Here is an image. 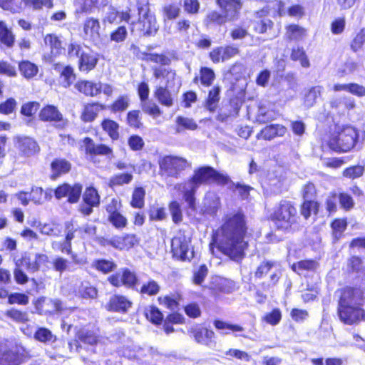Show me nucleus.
I'll return each instance as SVG.
<instances>
[{
	"label": "nucleus",
	"mask_w": 365,
	"mask_h": 365,
	"mask_svg": "<svg viewBox=\"0 0 365 365\" xmlns=\"http://www.w3.org/2000/svg\"><path fill=\"white\" fill-rule=\"evenodd\" d=\"M220 87L218 85L214 86L208 91L207 96L205 100L206 109L213 113L216 110L220 99Z\"/></svg>",
	"instance_id": "ea45409f"
},
{
	"label": "nucleus",
	"mask_w": 365,
	"mask_h": 365,
	"mask_svg": "<svg viewBox=\"0 0 365 365\" xmlns=\"http://www.w3.org/2000/svg\"><path fill=\"white\" fill-rule=\"evenodd\" d=\"M290 58L293 61H299L301 66L304 68L310 66L309 61L302 47L293 48L291 51Z\"/></svg>",
	"instance_id": "e2e57ef3"
},
{
	"label": "nucleus",
	"mask_w": 365,
	"mask_h": 365,
	"mask_svg": "<svg viewBox=\"0 0 365 365\" xmlns=\"http://www.w3.org/2000/svg\"><path fill=\"white\" fill-rule=\"evenodd\" d=\"M190 333L197 344L204 346H210L215 336V332L212 329L200 324L191 328Z\"/></svg>",
	"instance_id": "4be33fe9"
},
{
	"label": "nucleus",
	"mask_w": 365,
	"mask_h": 365,
	"mask_svg": "<svg viewBox=\"0 0 365 365\" xmlns=\"http://www.w3.org/2000/svg\"><path fill=\"white\" fill-rule=\"evenodd\" d=\"M99 341L100 336L95 331L88 329H79L76 332L74 338L68 341V345L71 351L81 353L83 349H86L83 347V344L95 347Z\"/></svg>",
	"instance_id": "ddd939ff"
},
{
	"label": "nucleus",
	"mask_w": 365,
	"mask_h": 365,
	"mask_svg": "<svg viewBox=\"0 0 365 365\" xmlns=\"http://www.w3.org/2000/svg\"><path fill=\"white\" fill-rule=\"evenodd\" d=\"M145 189L143 186L135 187L129 202L130 206L133 209H143L145 205Z\"/></svg>",
	"instance_id": "58836bf2"
},
{
	"label": "nucleus",
	"mask_w": 365,
	"mask_h": 365,
	"mask_svg": "<svg viewBox=\"0 0 365 365\" xmlns=\"http://www.w3.org/2000/svg\"><path fill=\"white\" fill-rule=\"evenodd\" d=\"M15 43V35L7 24L0 20V43L7 48H11Z\"/></svg>",
	"instance_id": "8fccbe9b"
},
{
	"label": "nucleus",
	"mask_w": 365,
	"mask_h": 365,
	"mask_svg": "<svg viewBox=\"0 0 365 365\" xmlns=\"http://www.w3.org/2000/svg\"><path fill=\"white\" fill-rule=\"evenodd\" d=\"M236 21L233 18L229 16L226 12H219L213 10L209 12L205 17V24L208 25H222L227 21Z\"/></svg>",
	"instance_id": "37998d69"
},
{
	"label": "nucleus",
	"mask_w": 365,
	"mask_h": 365,
	"mask_svg": "<svg viewBox=\"0 0 365 365\" xmlns=\"http://www.w3.org/2000/svg\"><path fill=\"white\" fill-rule=\"evenodd\" d=\"M278 264V262L271 259L262 260L254 272V277L257 279H262L266 277L271 270Z\"/></svg>",
	"instance_id": "6e6d98bb"
},
{
	"label": "nucleus",
	"mask_w": 365,
	"mask_h": 365,
	"mask_svg": "<svg viewBox=\"0 0 365 365\" xmlns=\"http://www.w3.org/2000/svg\"><path fill=\"white\" fill-rule=\"evenodd\" d=\"M139 18L130 24V31L140 37H150L156 35L159 30L155 15L150 11L148 0H136Z\"/></svg>",
	"instance_id": "39448f33"
},
{
	"label": "nucleus",
	"mask_w": 365,
	"mask_h": 365,
	"mask_svg": "<svg viewBox=\"0 0 365 365\" xmlns=\"http://www.w3.org/2000/svg\"><path fill=\"white\" fill-rule=\"evenodd\" d=\"M198 125L193 118L183 115H178L175 118V131L181 133L184 130H195Z\"/></svg>",
	"instance_id": "5fc2aeb1"
},
{
	"label": "nucleus",
	"mask_w": 365,
	"mask_h": 365,
	"mask_svg": "<svg viewBox=\"0 0 365 365\" xmlns=\"http://www.w3.org/2000/svg\"><path fill=\"white\" fill-rule=\"evenodd\" d=\"M190 241L183 234H179L171 239L170 252L174 259L190 262L194 257V252L190 250Z\"/></svg>",
	"instance_id": "f8f14e48"
},
{
	"label": "nucleus",
	"mask_w": 365,
	"mask_h": 365,
	"mask_svg": "<svg viewBox=\"0 0 365 365\" xmlns=\"http://www.w3.org/2000/svg\"><path fill=\"white\" fill-rule=\"evenodd\" d=\"M26 6L34 11H39L43 8L51 9L53 8V0H25Z\"/></svg>",
	"instance_id": "338daca9"
},
{
	"label": "nucleus",
	"mask_w": 365,
	"mask_h": 365,
	"mask_svg": "<svg viewBox=\"0 0 365 365\" xmlns=\"http://www.w3.org/2000/svg\"><path fill=\"white\" fill-rule=\"evenodd\" d=\"M83 185L81 182L70 184L63 182L56 186L53 190L56 200L66 198V202L70 204L77 203L82 195Z\"/></svg>",
	"instance_id": "2eb2a0df"
},
{
	"label": "nucleus",
	"mask_w": 365,
	"mask_h": 365,
	"mask_svg": "<svg viewBox=\"0 0 365 365\" xmlns=\"http://www.w3.org/2000/svg\"><path fill=\"white\" fill-rule=\"evenodd\" d=\"M38 118L41 122L50 123L58 130L66 129L69 124L58 108L52 104L44 105L39 110Z\"/></svg>",
	"instance_id": "0eeeda50"
},
{
	"label": "nucleus",
	"mask_w": 365,
	"mask_h": 365,
	"mask_svg": "<svg viewBox=\"0 0 365 365\" xmlns=\"http://www.w3.org/2000/svg\"><path fill=\"white\" fill-rule=\"evenodd\" d=\"M43 41L45 45L49 48V53L43 55L42 59L45 63L52 64L55 63L57 57L65 53L66 49L63 41L56 34L49 33L46 34Z\"/></svg>",
	"instance_id": "dca6fc26"
},
{
	"label": "nucleus",
	"mask_w": 365,
	"mask_h": 365,
	"mask_svg": "<svg viewBox=\"0 0 365 365\" xmlns=\"http://www.w3.org/2000/svg\"><path fill=\"white\" fill-rule=\"evenodd\" d=\"M136 91L142 110L154 119L160 117L163 111L155 102L149 99L150 88L148 83L145 81L138 83Z\"/></svg>",
	"instance_id": "1a4fd4ad"
},
{
	"label": "nucleus",
	"mask_w": 365,
	"mask_h": 365,
	"mask_svg": "<svg viewBox=\"0 0 365 365\" xmlns=\"http://www.w3.org/2000/svg\"><path fill=\"white\" fill-rule=\"evenodd\" d=\"M282 277V271L276 269L272 272L268 279L267 282H262L259 284L260 290L256 292V297L258 303H264L267 299V295L262 293L263 291H267L271 287L277 285Z\"/></svg>",
	"instance_id": "c85d7f7f"
},
{
	"label": "nucleus",
	"mask_w": 365,
	"mask_h": 365,
	"mask_svg": "<svg viewBox=\"0 0 365 365\" xmlns=\"http://www.w3.org/2000/svg\"><path fill=\"white\" fill-rule=\"evenodd\" d=\"M287 132V128L282 124H269L264 126L259 134L265 140H271L277 137H283Z\"/></svg>",
	"instance_id": "7c9ffc66"
},
{
	"label": "nucleus",
	"mask_w": 365,
	"mask_h": 365,
	"mask_svg": "<svg viewBox=\"0 0 365 365\" xmlns=\"http://www.w3.org/2000/svg\"><path fill=\"white\" fill-rule=\"evenodd\" d=\"M83 33L91 38H98L100 36L101 25L98 19L87 18L83 23Z\"/></svg>",
	"instance_id": "864d4df0"
},
{
	"label": "nucleus",
	"mask_w": 365,
	"mask_h": 365,
	"mask_svg": "<svg viewBox=\"0 0 365 365\" xmlns=\"http://www.w3.org/2000/svg\"><path fill=\"white\" fill-rule=\"evenodd\" d=\"M182 296L178 292L159 296L157 298V301L160 305L170 311H175L179 309L180 302Z\"/></svg>",
	"instance_id": "c9c22d12"
},
{
	"label": "nucleus",
	"mask_w": 365,
	"mask_h": 365,
	"mask_svg": "<svg viewBox=\"0 0 365 365\" xmlns=\"http://www.w3.org/2000/svg\"><path fill=\"white\" fill-rule=\"evenodd\" d=\"M40 108V103L38 101H28L23 103L21 106L20 113L21 115L34 118L36 113Z\"/></svg>",
	"instance_id": "0e129e2a"
},
{
	"label": "nucleus",
	"mask_w": 365,
	"mask_h": 365,
	"mask_svg": "<svg viewBox=\"0 0 365 365\" xmlns=\"http://www.w3.org/2000/svg\"><path fill=\"white\" fill-rule=\"evenodd\" d=\"M168 207L173 223L180 224L183 220V212L180 203L176 200H172L168 202Z\"/></svg>",
	"instance_id": "4d7b16f0"
},
{
	"label": "nucleus",
	"mask_w": 365,
	"mask_h": 365,
	"mask_svg": "<svg viewBox=\"0 0 365 365\" xmlns=\"http://www.w3.org/2000/svg\"><path fill=\"white\" fill-rule=\"evenodd\" d=\"M100 125L112 141H116L120 138V125L113 119L104 118L101 120Z\"/></svg>",
	"instance_id": "72a5a7b5"
},
{
	"label": "nucleus",
	"mask_w": 365,
	"mask_h": 365,
	"mask_svg": "<svg viewBox=\"0 0 365 365\" xmlns=\"http://www.w3.org/2000/svg\"><path fill=\"white\" fill-rule=\"evenodd\" d=\"M133 306V302L126 296L114 294L106 304V309L110 312L126 314Z\"/></svg>",
	"instance_id": "aec40b11"
},
{
	"label": "nucleus",
	"mask_w": 365,
	"mask_h": 365,
	"mask_svg": "<svg viewBox=\"0 0 365 365\" xmlns=\"http://www.w3.org/2000/svg\"><path fill=\"white\" fill-rule=\"evenodd\" d=\"M106 109V106L99 101H89L83 104L80 113V119L84 123L96 120L100 113Z\"/></svg>",
	"instance_id": "6ab92c4d"
},
{
	"label": "nucleus",
	"mask_w": 365,
	"mask_h": 365,
	"mask_svg": "<svg viewBox=\"0 0 365 365\" xmlns=\"http://www.w3.org/2000/svg\"><path fill=\"white\" fill-rule=\"evenodd\" d=\"M214 327L217 330H228L225 331V334L232 333L235 336H241L247 338V335L242 334L245 331V328L238 324H232L220 319H215L213 322Z\"/></svg>",
	"instance_id": "473e14b6"
},
{
	"label": "nucleus",
	"mask_w": 365,
	"mask_h": 365,
	"mask_svg": "<svg viewBox=\"0 0 365 365\" xmlns=\"http://www.w3.org/2000/svg\"><path fill=\"white\" fill-rule=\"evenodd\" d=\"M15 142L20 152L26 156L35 155L40 151L37 141L32 137L18 135L15 138Z\"/></svg>",
	"instance_id": "393cba45"
},
{
	"label": "nucleus",
	"mask_w": 365,
	"mask_h": 365,
	"mask_svg": "<svg viewBox=\"0 0 365 365\" xmlns=\"http://www.w3.org/2000/svg\"><path fill=\"white\" fill-rule=\"evenodd\" d=\"M52 68L56 72H58L59 78L62 81L64 88L70 87L76 79V73L73 67L67 64L62 66L61 62H55L52 63Z\"/></svg>",
	"instance_id": "a878e982"
},
{
	"label": "nucleus",
	"mask_w": 365,
	"mask_h": 365,
	"mask_svg": "<svg viewBox=\"0 0 365 365\" xmlns=\"http://www.w3.org/2000/svg\"><path fill=\"white\" fill-rule=\"evenodd\" d=\"M145 62H153L160 64V66H169L171 64V58L165 53H147Z\"/></svg>",
	"instance_id": "680f3d73"
},
{
	"label": "nucleus",
	"mask_w": 365,
	"mask_h": 365,
	"mask_svg": "<svg viewBox=\"0 0 365 365\" xmlns=\"http://www.w3.org/2000/svg\"><path fill=\"white\" fill-rule=\"evenodd\" d=\"M6 316L17 323L25 324L29 321L26 312L11 308L6 312Z\"/></svg>",
	"instance_id": "774afa93"
},
{
	"label": "nucleus",
	"mask_w": 365,
	"mask_h": 365,
	"mask_svg": "<svg viewBox=\"0 0 365 365\" xmlns=\"http://www.w3.org/2000/svg\"><path fill=\"white\" fill-rule=\"evenodd\" d=\"M359 130L354 125L346 124L329 132L325 140L327 148L336 153H349L359 143Z\"/></svg>",
	"instance_id": "20e7f679"
},
{
	"label": "nucleus",
	"mask_w": 365,
	"mask_h": 365,
	"mask_svg": "<svg viewBox=\"0 0 365 365\" xmlns=\"http://www.w3.org/2000/svg\"><path fill=\"white\" fill-rule=\"evenodd\" d=\"M18 68L22 77L26 80L35 78L38 73V66L29 60L19 61Z\"/></svg>",
	"instance_id": "4c0bfd02"
},
{
	"label": "nucleus",
	"mask_w": 365,
	"mask_h": 365,
	"mask_svg": "<svg viewBox=\"0 0 365 365\" xmlns=\"http://www.w3.org/2000/svg\"><path fill=\"white\" fill-rule=\"evenodd\" d=\"M153 96L158 103L163 106L170 108L174 105V96L168 86H156L153 91Z\"/></svg>",
	"instance_id": "2f4dec72"
},
{
	"label": "nucleus",
	"mask_w": 365,
	"mask_h": 365,
	"mask_svg": "<svg viewBox=\"0 0 365 365\" xmlns=\"http://www.w3.org/2000/svg\"><path fill=\"white\" fill-rule=\"evenodd\" d=\"M250 237L247 217L239 209L222 216L220 226L212 232L210 245L230 259L241 262L249 250Z\"/></svg>",
	"instance_id": "f257e3e1"
},
{
	"label": "nucleus",
	"mask_w": 365,
	"mask_h": 365,
	"mask_svg": "<svg viewBox=\"0 0 365 365\" xmlns=\"http://www.w3.org/2000/svg\"><path fill=\"white\" fill-rule=\"evenodd\" d=\"M319 262L314 259H301L292 265V269L299 274L302 272H315L319 267Z\"/></svg>",
	"instance_id": "09e8293b"
},
{
	"label": "nucleus",
	"mask_w": 365,
	"mask_h": 365,
	"mask_svg": "<svg viewBox=\"0 0 365 365\" xmlns=\"http://www.w3.org/2000/svg\"><path fill=\"white\" fill-rule=\"evenodd\" d=\"M65 228L66 230V234L65 236L64 242L60 245L59 250L62 253L67 255L72 254V244L71 241L75 237V233L76 229H75L71 222H67L65 224Z\"/></svg>",
	"instance_id": "a19ab883"
},
{
	"label": "nucleus",
	"mask_w": 365,
	"mask_h": 365,
	"mask_svg": "<svg viewBox=\"0 0 365 365\" xmlns=\"http://www.w3.org/2000/svg\"><path fill=\"white\" fill-rule=\"evenodd\" d=\"M142 297H154L160 291V286L157 281L150 279L135 289Z\"/></svg>",
	"instance_id": "a18cd8bd"
},
{
	"label": "nucleus",
	"mask_w": 365,
	"mask_h": 365,
	"mask_svg": "<svg viewBox=\"0 0 365 365\" xmlns=\"http://www.w3.org/2000/svg\"><path fill=\"white\" fill-rule=\"evenodd\" d=\"M215 78L216 76L212 68L202 66L199 70V76H195L192 82L197 84L200 81L202 86L210 87L212 85Z\"/></svg>",
	"instance_id": "e433bc0d"
},
{
	"label": "nucleus",
	"mask_w": 365,
	"mask_h": 365,
	"mask_svg": "<svg viewBox=\"0 0 365 365\" xmlns=\"http://www.w3.org/2000/svg\"><path fill=\"white\" fill-rule=\"evenodd\" d=\"M365 172V166L362 165H350L342 171V176L350 180L361 178Z\"/></svg>",
	"instance_id": "052dcab7"
},
{
	"label": "nucleus",
	"mask_w": 365,
	"mask_h": 365,
	"mask_svg": "<svg viewBox=\"0 0 365 365\" xmlns=\"http://www.w3.org/2000/svg\"><path fill=\"white\" fill-rule=\"evenodd\" d=\"M146 319L153 324L159 326L163 321L162 312L155 306H150L145 312Z\"/></svg>",
	"instance_id": "bf43d9fd"
},
{
	"label": "nucleus",
	"mask_w": 365,
	"mask_h": 365,
	"mask_svg": "<svg viewBox=\"0 0 365 365\" xmlns=\"http://www.w3.org/2000/svg\"><path fill=\"white\" fill-rule=\"evenodd\" d=\"M215 4L222 12H226L235 20L240 18L243 5L242 0H215Z\"/></svg>",
	"instance_id": "bb28decb"
},
{
	"label": "nucleus",
	"mask_w": 365,
	"mask_h": 365,
	"mask_svg": "<svg viewBox=\"0 0 365 365\" xmlns=\"http://www.w3.org/2000/svg\"><path fill=\"white\" fill-rule=\"evenodd\" d=\"M126 125L134 130H140L144 128L141 111L139 109H131L125 115Z\"/></svg>",
	"instance_id": "79ce46f5"
},
{
	"label": "nucleus",
	"mask_w": 365,
	"mask_h": 365,
	"mask_svg": "<svg viewBox=\"0 0 365 365\" xmlns=\"http://www.w3.org/2000/svg\"><path fill=\"white\" fill-rule=\"evenodd\" d=\"M122 202L118 197L112 198L105 205L107 221L117 230H123L128 225V220L122 212Z\"/></svg>",
	"instance_id": "9d476101"
},
{
	"label": "nucleus",
	"mask_w": 365,
	"mask_h": 365,
	"mask_svg": "<svg viewBox=\"0 0 365 365\" xmlns=\"http://www.w3.org/2000/svg\"><path fill=\"white\" fill-rule=\"evenodd\" d=\"M348 224L346 217H336L330 222V236L332 244L339 243L345 237V232L347 230Z\"/></svg>",
	"instance_id": "412c9836"
},
{
	"label": "nucleus",
	"mask_w": 365,
	"mask_h": 365,
	"mask_svg": "<svg viewBox=\"0 0 365 365\" xmlns=\"http://www.w3.org/2000/svg\"><path fill=\"white\" fill-rule=\"evenodd\" d=\"M268 219L275 229L284 234L294 233L299 230V215L294 202L282 199L273 207Z\"/></svg>",
	"instance_id": "7ed1b4c3"
},
{
	"label": "nucleus",
	"mask_w": 365,
	"mask_h": 365,
	"mask_svg": "<svg viewBox=\"0 0 365 365\" xmlns=\"http://www.w3.org/2000/svg\"><path fill=\"white\" fill-rule=\"evenodd\" d=\"M188 182L190 185H194V188L212 182L225 186L231 182V178L227 174L222 173L212 166L204 165L194 170L192 175L188 179Z\"/></svg>",
	"instance_id": "423d86ee"
},
{
	"label": "nucleus",
	"mask_w": 365,
	"mask_h": 365,
	"mask_svg": "<svg viewBox=\"0 0 365 365\" xmlns=\"http://www.w3.org/2000/svg\"><path fill=\"white\" fill-rule=\"evenodd\" d=\"M337 314L344 324H358L365 319L363 293L356 287L345 286L340 289Z\"/></svg>",
	"instance_id": "f03ea898"
},
{
	"label": "nucleus",
	"mask_w": 365,
	"mask_h": 365,
	"mask_svg": "<svg viewBox=\"0 0 365 365\" xmlns=\"http://www.w3.org/2000/svg\"><path fill=\"white\" fill-rule=\"evenodd\" d=\"M140 239L135 233L125 232L115 235V250L128 251L140 244Z\"/></svg>",
	"instance_id": "5701e85b"
},
{
	"label": "nucleus",
	"mask_w": 365,
	"mask_h": 365,
	"mask_svg": "<svg viewBox=\"0 0 365 365\" xmlns=\"http://www.w3.org/2000/svg\"><path fill=\"white\" fill-rule=\"evenodd\" d=\"M92 267L100 273L107 274L115 270L117 264L113 259L101 258L93 261Z\"/></svg>",
	"instance_id": "de8ad7c7"
},
{
	"label": "nucleus",
	"mask_w": 365,
	"mask_h": 365,
	"mask_svg": "<svg viewBox=\"0 0 365 365\" xmlns=\"http://www.w3.org/2000/svg\"><path fill=\"white\" fill-rule=\"evenodd\" d=\"M284 29L285 36L288 41H301L307 35V29L297 24H288Z\"/></svg>",
	"instance_id": "f704fd0d"
},
{
	"label": "nucleus",
	"mask_w": 365,
	"mask_h": 365,
	"mask_svg": "<svg viewBox=\"0 0 365 365\" xmlns=\"http://www.w3.org/2000/svg\"><path fill=\"white\" fill-rule=\"evenodd\" d=\"M267 13L263 9L256 13V19L252 23V29L256 34L268 36L274 33V23L267 16Z\"/></svg>",
	"instance_id": "a211bd4d"
},
{
	"label": "nucleus",
	"mask_w": 365,
	"mask_h": 365,
	"mask_svg": "<svg viewBox=\"0 0 365 365\" xmlns=\"http://www.w3.org/2000/svg\"><path fill=\"white\" fill-rule=\"evenodd\" d=\"M17 101L9 97L0 103V113L4 115H9L14 113L17 109Z\"/></svg>",
	"instance_id": "69168bd1"
},
{
	"label": "nucleus",
	"mask_w": 365,
	"mask_h": 365,
	"mask_svg": "<svg viewBox=\"0 0 365 365\" xmlns=\"http://www.w3.org/2000/svg\"><path fill=\"white\" fill-rule=\"evenodd\" d=\"M25 0H0V9L12 14L24 11Z\"/></svg>",
	"instance_id": "3c124183"
},
{
	"label": "nucleus",
	"mask_w": 365,
	"mask_h": 365,
	"mask_svg": "<svg viewBox=\"0 0 365 365\" xmlns=\"http://www.w3.org/2000/svg\"><path fill=\"white\" fill-rule=\"evenodd\" d=\"M133 175L131 173H118L112 175L108 182V185L110 188L120 187L124 185H128L132 182Z\"/></svg>",
	"instance_id": "603ef678"
},
{
	"label": "nucleus",
	"mask_w": 365,
	"mask_h": 365,
	"mask_svg": "<svg viewBox=\"0 0 365 365\" xmlns=\"http://www.w3.org/2000/svg\"><path fill=\"white\" fill-rule=\"evenodd\" d=\"M79 150L92 160L98 156L111 158L114 155L113 148L111 146L105 143H96L90 136H85L81 140Z\"/></svg>",
	"instance_id": "6e6552de"
},
{
	"label": "nucleus",
	"mask_w": 365,
	"mask_h": 365,
	"mask_svg": "<svg viewBox=\"0 0 365 365\" xmlns=\"http://www.w3.org/2000/svg\"><path fill=\"white\" fill-rule=\"evenodd\" d=\"M98 61V53L92 51H82L77 61L78 71L81 73H88L96 68Z\"/></svg>",
	"instance_id": "b1692460"
},
{
	"label": "nucleus",
	"mask_w": 365,
	"mask_h": 365,
	"mask_svg": "<svg viewBox=\"0 0 365 365\" xmlns=\"http://www.w3.org/2000/svg\"><path fill=\"white\" fill-rule=\"evenodd\" d=\"M34 339L41 343L56 342V336L52 334L51 331L46 327H38L34 334Z\"/></svg>",
	"instance_id": "13d9d810"
},
{
	"label": "nucleus",
	"mask_w": 365,
	"mask_h": 365,
	"mask_svg": "<svg viewBox=\"0 0 365 365\" xmlns=\"http://www.w3.org/2000/svg\"><path fill=\"white\" fill-rule=\"evenodd\" d=\"M319 206V202L316 200H303L299 205L300 214L307 220L312 214H318Z\"/></svg>",
	"instance_id": "49530a36"
},
{
	"label": "nucleus",
	"mask_w": 365,
	"mask_h": 365,
	"mask_svg": "<svg viewBox=\"0 0 365 365\" xmlns=\"http://www.w3.org/2000/svg\"><path fill=\"white\" fill-rule=\"evenodd\" d=\"M130 105V99L128 95L118 96L109 105V110L112 113H122L125 112Z\"/></svg>",
	"instance_id": "c03bdc74"
},
{
	"label": "nucleus",
	"mask_w": 365,
	"mask_h": 365,
	"mask_svg": "<svg viewBox=\"0 0 365 365\" xmlns=\"http://www.w3.org/2000/svg\"><path fill=\"white\" fill-rule=\"evenodd\" d=\"M107 281L114 287H125L127 289L135 290L139 285L137 274L128 267L120 269V272H115L108 277Z\"/></svg>",
	"instance_id": "4468645a"
},
{
	"label": "nucleus",
	"mask_w": 365,
	"mask_h": 365,
	"mask_svg": "<svg viewBox=\"0 0 365 365\" xmlns=\"http://www.w3.org/2000/svg\"><path fill=\"white\" fill-rule=\"evenodd\" d=\"M82 202L78 211L83 216H88L93 212V208L99 206L101 197L98 190L93 186L87 187L82 193Z\"/></svg>",
	"instance_id": "f3484780"
},
{
	"label": "nucleus",
	"mask_w": 365,
	"mask_h": 365,
	"mask_svg": "<svg viewBox=\"0 0 365 365\" xmlns=\"http://www.w3.org/2000/svg\"><path fill=\"white\" fill-rule=\"evenodd\" d=\"M75 88L79 93L88 97L97 96L102 92L101 83L85 79L78 81L75 84Z\"/></svg>",
	"instance_id": "cd10ccee"
},
{
	"label": "nucleus",
	"mask_w": 365,
	"mask_h": 365,
	"mask_svg": "<svg viewBox=\"0 0 365 365\" xmlns=\"http://www.w3.org/2000/svg\"><path fill=\"white\" fill-rule=\"evenodd\" d=\"M187 160L180 156L164 155L158 160L160 175L177 178L187 166Z\"/></svg>",
	"instance_id": "9b49d317"
},
{
	"label": "nucleus",
	"mask_w": 365,
	"mask_h": 365,
	"mask_svg": "<svg viewBox=\"0 0 365 365\" xmlns=\"http://www.w3.org/2000/svg\"><path fill=\"white\" fill-rule=\"evenodd\" d=\"M71 163L65 158H55L50 165L51 179L56 180L61 175L68 173L71 170Z\"/></svg>",
	"instance_id": "c756f323"
}]
</instances>
